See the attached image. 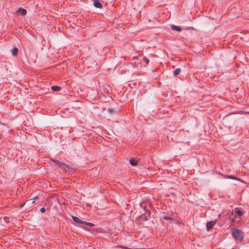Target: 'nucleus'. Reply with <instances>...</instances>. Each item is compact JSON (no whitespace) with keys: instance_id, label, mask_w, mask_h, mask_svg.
<instances>
[{"instance_id":"nucleus-1","label":"nucleus","mask_w":249,"mask_h":249,"mask_svg":"<svg viewBox=\"0 0 249 249\" xmlns=\"http://www.w3.org/2000/svg\"><path fill=\"white\" fill-rule=\"evenodd\" d=\"M231 234L236 241H241L243 239L242 233L237 229H232L231 230Z\"/></svg>"},{"instance_id":"nucleus-2","label":"nucleus","mask_w":249,"mask_h":249,"mask_svg":"<svg viewBox=\"0 0 249 249\" xmlns=\"http://www.w3.org/2000/svg\"><path fill=\"white\" fill-rule=\"evenodd\" d=\"M53 162L57 165L59 167L61 168L64 170V171H72V168L70 167L69 165H67L64 162H61L57 160H54Z\"/></svg>"},{"instance_id":"nucleus-3","label":"nucleus","mask_w":249,"mask_h":249,"mask_svg":"<svg viewBox=\"0 0 249 249\" xmlns=\"http://www.w3.org/2000/svg\"><path fill=\"white\" fill-rule=\"evenodd\" d=\"M71 218L74 222H75L79 225V226H80L81 227H83L84 221H82L78 217L73 215L71 216Z\"/></svg>"},{"instance_id":"nucleus-4","label":"nucleus","mask_w":249,"mask_h":249,"mask_svg":"<svg viewBox=\"0 0 249 249\" xmlns=\"http://www.w3.org/2000/svg\"><path fill=\"white\" fill-rule=\"evenodd\" d=\"M217 222V220H215L213 221L208 222L207 223V230L208 231H210L213 226L216 224Z\"/></svg>"},{"instance_id":"nucleus-5","label":"nucleus","mask_w":249,"mask_h":249,"mask_svg":"<svg viewBox=\"0 0 249 249\" xmlns=\"http://www.w3.org/2000/svg\"><path fill=\"white\" fill-rule=\"evenodd\" d=\"M138 161L136 158H132L130 160L129 162L131 165L136 166L138 165Z\"/></svg>"},{"instance_id":"nucleus-6","label":"nucleus","mask_w":249,"mask_h":249,"mask_svg":"<svg viewBox=\"0 0 249 249\" xmlns=\"http://www.w3.org/2000/svg\"><path fill=\"white\" fill-rule=\"evenodd\" d=\"M147 220V217L146 214H142L139 217V221L141 222L145 221Z\"/></svg>"},{"instance_id":"nucleus-7","label":"nucleus","mask_w":249,"mask_h":249,"mask_svg":"<svg viewBox=\"0 0 249 249\" xmlns=\"http://www.w3.org/2000/svg\"><path fill=\"white\" fill-rule=\"evenodd\" d=\"M17 12L18 13H20L22 16H24L27 13L26 10L25 9H23L22 8H19Z\"/></svg>"},{"instance_id":"nucleus-8","label":"nucleus","mask_w":249,"mask_h":249,"mask_svg":"<svg viewBox=\"0 0 249 249\" xmlns=\"http://www.w3.org/2000/svg\"><path fill=\"white\" fill-rule=\"evenodd\" d=\"M235 213L237 215L241 216L243 215L242 211L238 208L235 209Z\"/></svg>"},{"instance_id":"nucleus-9","label":"nucleus","mask_w":249,"mask_h":249,"mask_svg":"<svg viewBox=\"0 0 249 249\" xmlns=\"http://www.w3.org/2000/svg\"><path fill=\"white\" fill-rule=\"evenodd\" d=\"M93 5L96 8H101L103 7L102 3L98 1H94Z\"/></svg>"},{"instance_id":"nucleus-10","label":"nucleus","mask_w":249,"mask_h":249,"mask_svg":"<svg viewBox=\"0 0 249 249\" xmlns=\"http://www.w3.org/2000/svg\"><path fill=\"white\" fill-rule=\"evenodd\" d=\"M18 50L17 47H14L11 51V53L14 56H17L18 55Z\"/></svg>"},{"instance_id":"nucleus-11","label":"nucleus","mask_w":249,"mask_h":249,"mask_svg":"<svg viewBox=\"0 0 249 249\" xmlns=\"http://www.w3.org/2000/svg\"><path fill=\"white\" fill-rule=\"evenodd\" d=\"M51 89L53 91H58L61 89V87L58 86H53L51 88Z\"/></svg>"},{"instance_id":"nucleus-12","label":"nucleus","mask_w":249,"mask_h":249,"mask_svg":"<svg viewBox=\"0 0 249 249\" xmlns=\"http://www.w3.org/2000/svg\"><path fill=\"white\" fill-rule=\"evenodd\" d=\"M171 28L172 30L177 31L178 32H180L181 31V28L180 27L175 25H172Z\"/></svg>"},{"instance_id":"nucleus-13","label":"nucleus","mask_w":249,"mask_h":249,"mask_svg":"<svg viewBox=\"0 0 249 249\" xmlns=\"http://www.w3.org/2000/svg\"><path fill=\"white\" fill-rule=\"evenodd\" d=\"M181 70L180 68H177L174 71V75L175 76H177L180 72Z\"/></svg>"},{"instance_id":"nucleus-14","label":"nucleus","mask_w":249,"mask_h":249,"mask_svg":"<svg viewBox=\"0 0 249 249\" xmlns=\"http://www.w3.org/2000/svg\"><path fill=\"white\" fill-rule=\"evenodd\" d=\"M161 219H162V220H171L172 217L171 216H168V215H163L161 217Z\"/></svg>"},{"instance_id":"nucleus-15","label":"nucleus","mask_w":249,"mask_h":249,"mask_svg":"<svg viewBox=\"0 0 249 249\" xmlns=\"http://www.w3.org/2000/svg\"><path fill=\"white\" fill-rule=\"evenodd\" d=\"M85 225L89 226L91 227L94 226V224L93 223H90V222H86V221H84L83 226H85Z\"/></svg>"},{"instance_id":"nucleus-16","label":"nucleus","mask_w":249,"mask_h":249,"mask_svg":"<svg viewBox=\"0 0 249 249\" xmlns=\"http://www.w3.org/2000/svg\"><path fill=\"white\" fill-rule=\"evenodd\" d=\"M225 177L228 178H231V179H235V180H240V178H237L236 177H233V176H232L231 175H226Z\"/></svg>"},{"instance_id":"nucleus-17","label":"nucleus","mask_w":249,"mask_h":249,"mask_svg":"<svg viewBox=\"0 0 249 249\" xmlns=\"http://www.w3.org/2000/svg\"><path fill=\"white\" fill-rule=\"evenodd\" d=\"M140 207L143 209L144 211H145L146 210V205L145 203L143 202L140 204Z\"/></svg>"},{"instance_id":"nucleus-18","label":"nucleus","mask_w":249,"mask_h":249,"mask_svg":"<svg viewBox=\"0 0 249 249\" xmlns=\"http://www.w3.org/2000/svg\"><path fill=\"white\" fill-rule=\"evenodd\" d=\"M142 62L147 65L149 63V60L145 57H144L142 60Z\"/></svg>"},{"instance_id":"nucleus-19","label":"nucleus","mask_w":249,"mask_h":249,"mask_svg":"<svg viewBox=\"0 0 249 249\" xmlns=\"http://www.w3.org/2000/svg\"><path fill=\"white\" fill-rule=\"evenodd\" d=\"M107 111L108 113L110 114H113L115 112V111L113 108H108Z\"/></svg>"},{"instance_id":"nucleus-20","label":"nucleus","mask_w":249,"mask_h":249,"mask_svg":"<svg viewBox=\"0 0 249 249\" xmlns=\"http://www.w3.org/2000/svg\"><path fill=\"white\" fill-rule=\"evenodd\" d=\"M38 198H39V196H36L34 197L33 198L29 199L28 201H30L31 200L33 199L34 200L32 202V203L34 204L35 202V200H36V199H38Z\"/></svg>"},{"instance_id":"nucleus-21","label":"nucleus","mask_w":249,"mask_h":249,"mask_svg":"<svg viewBox=\"0 0 249 249\" xmlns=\"http://www.w3.org/2000/svg\"><path fill=\"white\" fill-rule=\"evenodd\" d=\"M144 211H145V213L144 214H146V215L147 216V217L150 215V211H146V210Z\"/></svg>"},{"instance_id":"nucleus-22","label":"nucleus","mask_w":249,"mask_h":249,"mask_svg":"<svg viewBox=\"0 0 249 249\" xmlns=\"http://www.w3.org/2000/svg\"><path fill=\"white\" fill-rule=\"evenodd\" d=\"M46 211V209L44 207H42L41 209H40V212L42 213H43L45 212Z\"/></svg>"},{"instance_id":"nucleus-23","label":"nucleus","mask_w":249,"mask_h":249,"mask_svg":"<svg viewBox=\"0 0 249 249\" xmlns=\"http://www.w3.org/2000/svg\"><path fill=\"white\" fill-rule=\"evenodd\" d=\"M24 205V204H23V205H22L21 206V207H22L23 206V205Z\"/></svg>"}]
</instances>
